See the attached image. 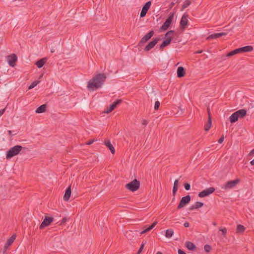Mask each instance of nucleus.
I'll list each match as a JSON object with an SVG mask.
<instances>
[{"label":"nucleus","mask_w":254,"mask_h":254,"mask_svg":"<svg viewBox=\"0 0 254 254\" xmlns=\"http://www.w3.org/2000/svg\"><path fill=\"white\" fill-rule=\"evenodd\" d=\"M226 35H227V33H225V32L212 34H211L209 36H208L206 38V39L207 40H211V39H216V38H220V37H221L222 36H225Z\"/></svg>","instance_id":"nucleus-16"},{"label":"nucleus","mask_w":254,"mask_h":254,"mask_svg":"<svg viewBox=\"0 0 254 254\" xmlns=\"http://www.w3.org/2000/svg\"><path fill=\"white\" fill-rule=\"evenodd\" d=\"M156 254H163L160 252H158Z\"/></svg>","instance_id":"nucleus-56"},{"label":"nucleus","mask_w":254,"mask_h":254,"mask_svg":"<svg viewBox=\"0 0 254 254\" xmlns=\"http://www.w3.org/2000/svg\"><path fill=\"white\" fill-rule=\"evenodd\" d=\"M184 226H185V227H189V226H190V224H189V222H186L184 223Z\"/></svg>","instance_id":"nucleus-48"},{"label":"nucleus","mask_w":254,"mask_h":254,"mask_svg":"<svg viewBox=\"0 0 254 254\" xmlns=\"http://www.w3.org/2000/svg\"><path fill=\"white\" fill-rule=\"evenodd\" d=\"M238 115L234 112L229 117V120L231 123H234L238 120Z\"/></svg>","instance_id":"nucleus-27"},{"label":"nucleus","mask_w":254,"mask_h":254,"mask_svg":"<svg viewBox=\"0 0 254 254\" xmlns=\"http://www.w3.org/2000/svg\"><path fill=\"white\" fill-rule=\"evenodd\" d=\"M188 15L184 14L182 17L180 21V26L182 29L184 30L185 29L186 26L188 24Z\"/></svg>","instance_id":"nucleus-14"},{"label":"nucleus","mask_w":254,"mask_h":254,"mask_svg":"<svg viewBox=\"0 0 254 254\" xmlns=\"http://www.w3.org/2000/svg\"><path fill=\"white\" fill-rule=\"evenodd\" d=\"M211 125L209 124H206L204 127V129L205 131H208L211 127Z\"/></svg>","instance_id":"nucleus-38"},{"label":"nucleus","mask_w":254,"mask_h":254,"mask_svg":"<svg viewBox=\"0 0 254 254\" xmlns=\"http://www.w3.org/2000/svg\"><path fill=\"white\" fill-rule=\"evenodd\" d=\"M174 15V14L173 13L170 14L169 17L166 20L163 24L160 27V30L161 31H165L169 28L173 20Z\"/></svg>","instance_id":"nucleus-6"},{"label":"nucleus","mask_w":254,"mask_h":254,"mask_svg":"<svg viewBox=\"0 0 254 254\" xmlns=\"http://www.w3.org/2000/svg\"><path fill=\"white\" fill-rule=\"evenodd\" d=\"M5 109L4 108L3 109H1V110H0V117L3 115V114L5 112Z\"/></svg>","instance_id":"nucleus-43"},{"label":"nucleus","mask_w":254,"mask_h":254,"mask_svg":"<svg viewBox=\"0 0 254 254\" xmlns=\"http://www.w3.org/2000/svg\"><path fill=\"white\" fill-rule=\"evenodd\" d=\"M175 31L174 30H170L168 31L166 34L165 37H166V40H164L160 46V50H163V49L166 47L167 46L169 45L171 42V41L173 39V36L172 35L174 34Z\"/></svg>","instance_id":"nucleus-2"},{"label":"nucleus","mask_w":254,"mask_h":254,"mask_svg":"<svg viewBox=\"0 0 254 254\" xmlns=\"http://www.w3.org/2000/svg\"><path fill=\"white\" fill-rule=\"evenodd\" d=\"M122 102V100L121 99L116 100L112 104L110 105L104 112L105 113H110L112 112L117 107V106Z\"/></svg>","instance_id":"nucleus-11"},{"label":"nucleus","mask_w":254,"mask_h":254,"mask_svg":"<svg viewBox=\"0 0 254 254\" xmlns=\"http://www.w3.org/2000/svg\"><path fill=\"white\" fill-rule=\"evenodd\" d=\"M191 199V197L190 195H188L186 196H184L181 199V201L177 207L178 209H180L182 208L185 207L187 204H188Z\"/></svg>","instance_id":"nucleus-7"},{"label":"nucleus","mask_w":254,"mask_h":254,"mask_svg":"<svg viewBox=\"0 0 254 254\" xmlns=\"http://www.w3.org/2000/svg\"><path fill=\"white\" fill-rule=\"evenodd\" d=\"M39 81H34L29 86L28 89H31L32 88H33L34 87H35L39 83Z\"/></svg>","instance_id":"nucleus-33"},{"label":"nucleus","mask_w":254,"mask_h":254,"mask_svg":"<svg viewBox=\"0 0 254 254\" xmlns=\"http://www.w3.org/2000/svg\"><path fill=\"white\" fill-rule=\"evenodd\" d=\"M174 4H175L174 2H172L170 4V8H172L174 5Z\"/></svg>","instance_id":"nucleus-53"},{"label":"nucleus","mask_w":254,"mask_h":254,"mask_svg":"<svg viewBox=\"0 0 254 254\" xmlns=\"http://www.w3.org/2000/svg\"><path fill=\"white\" fill-rule=\"evenodd\" d=\"M53 221V217L45 216V219L39 227L40 229H43L45 227L48 226Z\"/></svg>","instance_id":"nucleus-10"},{"label":"nucleus","mask_w":254,"mask_h":254,"mask_svg":"<svg viewBox=\"0 0 254 254\" xmlns=\"http://www.w3.org/2000/svg\"><path fill=\"white\" fill-rule=\"evenodd\" d=\"M213 225H214V226H216V223H213Z\"/></svg>","instance_id":"nucleus-57"},{"label":"nucleus","mask_w":254,"mask_h":254,"mask_svg":"<svg viewBox=\"0 0 254 254\" xmlns=\"http://www.w3.org/2000/svg\"><path fill=\"white\" fill-rule=\"evenodd\" d=\"M154 31L151 30L147 34L144 35L138 43V46L141 47L143 44L149 40L154 35Z\"/></svg>","instance_id":"nucleus-8"},{"label":"nucleus","mask_w":254,"mask_h":254,"mask_svg":"<svg viewBox=\"0 0 254 254\" xmlns=\"http://www.w3.org/2000/svg\"><path fill=\"white\" fill-rule=\"evenodd\" d=\"M184 187H185V189L187 190H190V184L189 183H186L185 185H184Z\"/></svg>","instance_id":"nucleus-39"},{"label":"nucleus","mask_w":254,"mask_h":254,"mask_svg":"<svg viewBox=\"0 0 254 254\" xmlns=\"http://www.w3.org/2000/svg\"><path fill=\"white\" fill-rule=\"evenodd\" d=\"M241 53L244 52H250L253 50V47L252 46H246L242 48H240Z\"/></svg>","instance_id":"nucleus-23"},{"label":"nucleus","mask_w":254,"mask_h":254,"mask_svg":"<svg viewBox=\"0 0 254 254\" xmlns=\"http://www.w3.org/2000/svg\"><path fill=\"white\" fill-rule=\"evenodd\" d=\"M125 187L127 190L131 191H135L139 188L140 182L136 179H134L132 181L126 184Z\"/></svg>","instance_id":"nucleus-4"},{"label":"nucleus","mask_w":254,"mask_h":254,"mask_svg":"<svg viewBox=\"0 0 254 254\" xmlns=\"http://www.w3.org/2000/svg\"><path fill=\"white\" fill-rule=\"evenodd\" d=\"M15 238H16V235H13L11 237H10L7 240V241L4 246V249L5 250H6V249L13 243Z\"/></svg>","instance_id":"nucleus-18"},{"label":"nucleus","mask_w":254,"mask_h":254,"mask_svg":"<svg viewBox=\"0 0 254 254\" xmlns=\"http://www.w3.org/2000/svg\"><path fill=\"white\" fill-rule=\"evenodd\" d=\"M159 40L160 39L159 38L153 39L152 41L149 42V44L146 46L144 48V50L146 51H149L155 46Z\"/></svg>","instance_id":"nucleus-15"},{"label":"nucleus","mask_w":254,"mask_h":254,"mask_svg":"<svg viewBox=\"0 0 254 254\" xmlns=\"http://www.w3.org/2000/svg\"><path fill=\"white\" fill-rule=\"evenodd\" d=\"M47 106L46 104H43L39 107L36 110V113H42L45 112Z\"/></svg>","instance_id":"nucleus-26"},{"label":"nucleus","mask_w":254,"mask_h":254,"mask_svg":"<svg viewBox=\"0 0 254 254\" xmlns=\"http://www.w3.org/2000/svg\"><path fill=\"white\" fill-rule=\"evenodd\" d=\"M241 53L240 48H238V49H235V50L228 53L227 54L226 56H227V57H230L231 56H233L235 55H236V54H237L238 53Z\"/></svg>","instance_id":"nucleus-29"},{"label":"nucleus","mask_w":254,"mask_h":254,"mask_svg":"<svg viewBox=\"0 0 254 254\" xmlns=\"http://www.w3.org/2000/svg\"><path fill=\"white\" fill-rule=\"evenodd\" d=\"M46 61V58L40 59L36 63V65L38 68H41L44 65Z\"/></svg>","instance_id":"nucleus-25"},{"label":"nucleus","mask_w":254,"mask_h":254,"mask_svg":"<svg viewBox=\"0 0 254 254\" xmlns=\"http://www.w3.org/2000/svg\"><path fill=\"white\" fill-rule=\"evenodd\" d=\"M186 247L190 251H193L195 249V245L191 242L188 241L186 243Z\"/></svg>","instance_id":"nucleus-24"},{"label":"nucleus","mask_w":254,"mask_h":254,"mask_svg":"<svg viewBox=\"0 0 254 254\" xmlns=\"http://www.w3.org/2000/svg\"><path fill=\"white\" fill-rule=\"evenodd\" d=\"M191 3V1L190 0H186L182 7V10H183L184 9L186 8L188 6H189Z\"/></svg>","instance_id":"nucleus-32"},{"label":"nucleus","mask_w":254,"mask_h":254,"mask_svg":"<svg viewBox=\"0 0 254 254\" xmlns=\"http://www.w3.org/2000/svg\"><path fill=\"white\" fill-rule=\"evenodd\" d=\"M250 163L252 165H254V159L251 161Z\"/></svg>","instance_id":"nucleus-54"},{"label":"nucleus","mask_w":254,"mask_h":254,"mask_svg":"<svg viewBox=\"0 0 254 254\" xmlns=\"http://www.w3.org/2000/svg\"><path fill=\"white\" fill-rule=\"evenodd\" d=\"M219 231H221L223 236L225 237L227 233V229L226 228H220Z\"/></svg>","instance_id":"nucleus-37"},{"label":"nucleus","mask_w":254,"mask_h":254,"mask_svg":"<svg viewBox=\"0 0 254 254\" xmlns=\"http://www.w3.org/2000/svg\"><path fill=\"white\" fill-rule=\"evenodd\" d=\"M106 78L104 73H99L96 75L88 82L87 88L89 90L94 91L100 88L104 84Z\"/></svg>","instance_id":"nucleus-1"},{"label":"nucleus","mask_w":254,"mask_h":254,"mask_svg":"<svg viewBox=\"0 0 254 254\" xmlns=\"http://www.w3.org/2000/svg\"><path fill=\"white\" fill-rule=\"evenodd\" d=\"M194 204L196 209L199 208L203 206V203L199 201L196 202Z\"/></svg>","instance_id":"nucleus-34"},{"label":"nucleus","mask_w":254,"mask_h":254,"mask_svg":"<svg viewBox=\"0 0 254 254\" xmlns=\"http://www.w3.org/2000/svg\"><path fill=\"white\" fill-rule=\"evenodd\" d=\"M160 106V102L158 101H156L155 102L154 110H158Z\"/></svg>","instance_id":"nucleus-36"},{"label":"nucleus","mask_w":254,"mask_h":254,"mask_svg":"<svg viewBox=\"0 0 254 254\" xmlns=\"http://www.w3.org/2000/svg\"><path fill=\"white\" fill-rule=\"evenodd\" d=\"M204 250L206 252H209L211 249V247L210 245H205L204 246Z\"/></svg>","instance_id":"nucleus-35"},{"label":"nucleus","mask_w":254,"mask_h":254,"mask_svg":"<svg viewBox=\"0 0 254 254\" xmlns=\"http://www.w3.org/2000/svg\"><path fill=\"white\" fill-rule=\"evenodd\" d=\"M66 221V218L65 217L63 218L62 219V222H61V224H63V223H64Z\"/></svg>","instance_id":"nucleus-50"},{"label":"nucleus","mask_w":254,"mask_h":254,"mask_svg":"<svg viewBox=\"0 0 254 254\" xmlns=\"http://www.w3.org/2000/svg\"><path fill=\"white\" fill-rule=\"evenodd\" d=\"M224 136H222L218 140V143H222L223 141H224Z\"/></svg>","instance_id":"nucleus-42"},{"label":"nucleus","mask_w":254,"mask_h":254,"mask_svg":"<svg viewBox=\"0 0 254 254\" xmlns=\"http://www.w3.org/2000/svg\"><path fill=\"white\" fill-rule=\"evenodd\" d=\"M144 246V244H142L141 245V246L139 248V249L137 253V254H140L141 253V252L142 251V250L143 249Z\"/></svg>","instance_id":"nucleus-40"},{"label":"nucleus","mask_w":254,"mask_h":254,"mask_svg":"<svg viewBox=\"0 0 254 254\" xmlns=\"http://www.w3.org/2000/svg\"><path fill=\"white\" fill-rule=\"evenodd\" d=\"M179 179H176L174 183L173 195L175 196L178 189Z\"/></svg>","instance_id":"nucleus-28"},{"label":"nucleus","mask_w":254,"mask_h":254,"mask_svg":"<svg viewBox=\"0 0 254 254\" xmlns=\"http://www.w3.org/2000/svg\"><path fill=\"white\" fill-rule=\"evenodd\" d=\"M215 190V189L214 188L210 187L200 192L198 194V196L200 197H203L208 196L214 192Z\"/></svg>","instance_id":"nucleus-9"},{"label":"nucleus","mask_w":254,"mask_h":254,"mask_svg":"<svg viewBox=\"0 0 254 254\" xmlns=\"http://www.w3.org/2000/svg\"><path fill=\"white\" fill-rule=\"evenodd\" d=\"M173 234H174V231H173V229H168L166 231L165 236H166V237H167L168 238H170L173 236Z\"/></svg>","instance_id":"nucleus-30"},{"label":"nucleus","mask_w":254,"mask_h":254,"mask_svg":"<svg viewBox=\"0 0 254 254\" xmlns=\"http://www.w3.org/2000/svg\"><path fill=\"white\" fill-rule=\"evenodd\" d=\"M178 254H186L183 251H182L181 249H179L178 250Z\"/></svg>","instance_id":"nucleus-46"},{"label":"nucleus","mask_w":254,"mask_h":254,"mask_svg":"<svg viewBox=\"0 0 254 254\" xmlns=\"http://www.w3.org/2000/svg\"><path fill=\"white\" fill-rule=\"evenodd\" d=\"M71 195V189L70 187H69L65 191V194L64 196V199L67 201L69 200Z\"/></svg>","instance_id":"nucleus-22"},{"label":"nucleus","mask_w":254,"mask_h":254,"mask_svg":"<svg viewBox=\"0 0 254 254\" xmlns=\"http://www.w3.org/2000/svg\"><path fill=\"white\" fill-rule=\"evenodd\" d=\"M93 142L94 140H89V141L87 142L86 144L87 145H91V144L93 143Z\"/></svg>","instance_id":"nucleus-49"},{"label":"nucleus","mask_w":254,"mask_h":254,"mask_svg":"<svg viewBox=\"0 0 254 254\" xmlns=\"http://www.w3.org/2000/svg\"><path fill=\"white\" fill-rule=\"evenodd\" d=\"M141 123L142 125L146 126L148 124V121L144 119L142 121Z\"/></svg>","instance_id":"nucleus-41"},{"label":"nucleus","mask_w":254,"mask_h":254,"mask_svg":"<svg viewBox=\"0 0 254 254\" xmlns=\"http://www.w3.org/2000/svg\"><path fill=\"white\" fill-rule=\"evenodd\" d=\"M202 52V51L201 50V51H198L196 52V53L199 54V53H201Z\"/></svg>","instance_id":"nucleus-55"},{"label":"nucleus","mask_w":254,"mask_h":254,"mask_svg":"<svg viewBox=\"0 0 254 254\" xmlns=\"http://www.w3.org/2000/svg\"><path fill=\"white\" fill-rule=\"evenodd\" d=\"M247 110L245 109L239 110L235 113L238 115V118H243L247 115Z\"/></svg>","instance_id":"nucleus-19"},{"label":"nucleus","mask_w":254,"mask_h":254,"mask_svg":"<svg viewBox=\"0 0 254 254\" xmlns=\"http://www.w3.org/2000/svg\"><path fill=\"white\" fill-rule=\"evenodd\" d=\"M157 223V221H155L154 223H153L151 224V225H150L149 227H147V226H145L144 227L145 229L144 230H143L142 231L140 232V234H144L145 233H147V232L150 231L151 230H152L156 226Z\"/></svg>","instance_id":"nucleus-17"},{"label":"nucleus","mask_w":254,"mask_h":254,"mask_svg":"<svg viewBox=\"0 0 254 254\" xmlns=\"http://www.w3.org/2000/svg\"><path fill=\"white\" fill-rule=\"evenodd\" d=\"M245 230V228L244 227V226L240 225V224L237 225V230H236L237 233L243 232Z\"/></svg>","instance_id":"nucleus-31"},{"label":"nucleus","mask_w":254,"mask_h":254,"mask_svg":"<svg viewBox=\"0 0 254 254\" xmlns=\"http://www.w3.org/2000/svg\"><path fill=\"white\" fill-rule=\"evenodd\" d=\"M207 111L208 117H209V116H210V109L209 108H207Z\"/></svg>","instance_id":"nucleus-51"},{"label":"nucleus","mask_w":254,"mask_h":254,"mask_svg":"<svg viewBox=\"0 0 254 254\" xmlns=\"http://www.w3.org/2000/svg\"><path fill=\"white\" fill-rule=\"evenodd\" d=\"M240 182V180L238 179H235L233 181H229L227 182L224 185L221 186V189L224 190L232 189L235 188Z\"/></svg>","instance_id":"nucleus-5"},{"label":"nucleus","mask_w":254,"mask_h":254,"mask_svg":"<svg viewBox=\"0 0 254 254\" xmlns=\"http://www.w3.org/2000/svg\"><path fill=\"white\" fill-rule=\"evenodd\" d=\"M23 148V147L21 145H16L11 148L6 153V159H10L12 157L18 155L20 151Z\"/></svg>","instance_id":"nucleus-3"},{"label":"nucleus","mask_w":254,"mask_h":254,"mask_svg":"<svg viewBox=\"0 0 254 254\" xmlns=\"http://www.w3.org/2000/svg\"><path fill=\"white\" fill-rule=\"evenodd\" d=\"M186 71L184 68L182 66H180L177 69V76L178 77H182L185 76Z\"/></svg>","instance_id":"nucleus-20"},{"label":"nucleus","mask_w":254,"mask_h":254,"mask_svg":"<svg viewBox=\"0 0 254 254\" xmlns=\"http://www.w3.org/2000/svg\"><path fill=\"white\" fill-rule=\"evenodd\" d=\"M151 1H148L143 5L140 14V17H143L146 15L147 11L151 6Z\"/></svg>","instance_id":"nucleus-13"},{"label":"nucleus","mask_w":254,"mask_h":254,"mask_svg":"<svg viewBox=\"0 0 254 254\" xmlns=\"http://www.w3.org/2000/svg\"><path fill=\"white\" fill-rule=\"evenodd\" d=\"M11 133H12V131L11 130H8V134H9V135L10 136H12Z\"/></svg>","instance_id":"nucleus-52"},{"label":"nucleus","mask_w":254,"mask_h":254,"mask_svg":"<svg viewBox=\"0 0 254 254\" xmlns=\"http://www.w3.org/2000/svg\"><path fill=\"white\" fill-rule=\"evenodd\" d=\"M254 154V149H253L249 153V156H252Z\"/></svg>","instance_id":"nucleus-47"},{"label":"nucleus","mask_w":254,"mask_h":254,"mask_svg":"<svg viewBox=\"0 0 254 254\" xmlns=\"http://www.w3.org/2000/svg\"><path fill=\"white\" fill-rule=\"evenodd\" d=\"M8 64L11 67H14L15 65V63L17 60V57L14 54H11L7 57Z\"/></svg>","instance_id":"nucleus-12"},{"label":"nucleus","mask_w":254,"mask_h":254,"mask_svg":"<svg viewBox=\"0 0 254 254\" xmlns=\"http://www.w3.org/2000/svg\"><path fill=\"white\" fill-rule=\"evenodd\" d=\"M104 144L110 149L111 152L114 154L115 152V150L111 142L109 140H106L105 141Z\"/></svg>","instance_id":"nucleus-21"},{"label":"nucleus","mask_w":254,"mask_h":254,"mask_svg":"<svg viewBox=\"0 0 254 254\" xmlns=\"http://www.w3.org/2000/svg\"><path fill=\"white\" fill-rule=\"evenodd\" d=\"M207 124H210V125L212 124L211 116H209V117H208V120Z\"/></svg>","instance_id":"nucleus-44"},{"label":"nucleus","mask_w":254,"mask_h":254,"mask_svg":"<svg viewBox=\"0 0 254 254\" xmlns=\"http://www.w3.org/2000/svg\"><path fill=\"white\" fill-rule=\"evenodd\" d=\"M196 209V207H195V204L191 205V206L189 208V209H190V210H193V209Z\"/></svg>","instance_id":"nucleus-45"}]
</instances>
